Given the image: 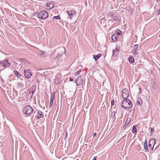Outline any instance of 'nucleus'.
<instances>
[{
  "mask_svg": "<svg viewBox=\"0 0 160 160\" xmlns=\"http://www.w3.org/2000/svg\"><path fill=\"white\" fill-rule=\"evenodd\" d=\"M23 14H24V15H25V14L23 13Z\"/></svg>",
  "mask_w": 160,
  "mask_h": 160,
  "instance_id": "obj_48",
  "label": "nucleus"
},
{
  "mask_svg": "<svg viewBox=\"0 0 160 160\" xmlns=\"http://www.w3.org/2000/svg\"><path fill=\"white\" fill-rule=\"evenodd\" d=\"M160 160V159H159V160Z\"/></svg>",
  "mask_w": 160,
  "mask_h": 160,
  "instance_id": "obj_51",
  "label": "nucleus"
},
{
  "mask_svg": "<svg viewBox=\"0 0 160 160\" xmlns=\"http://www.w3.org/2000/svg\"><path fill=\"white\" fill-rule=\"evenodd\" d=\"M14 62L15 63V64H16V65H17L18 64V63L16 62Z\"/></svg>",
  "mask_w": 160,
  "mask_h": 160,
  "instance_id": "obj_45",
  "label": "nucleus"
},
{
  "mask_svg": "<svg viewBox=\"0 0 160 160\" xmlns=\"http://www.w3.org/2000/svg\"><path fill=\"white\" fill-rule=\"evenodd\" d=\"M81 71L80 70H79L77 72L75 73V75H78L81 72Z\"/></svg>",
  "mask_w": 160,
  "mask_h": 160,
  "instance_id": "obj_37",
  "label": "nucleus"
},
{
  "mask_svg": "<svg viewBox=\"0 0 160 160\" xmlns=\"http://www.w3.org/2000/svg\"><path fill=\"white\" fill-rule=\"evenodd\" d=\"M122 97L124 99H127L128 98L129 96V92L128 90L125 89H123L122 92Z\"/></svg>",
  "mask_w": 160,
  "mask_h": 160,
  "instance_id": "obj_4",
  "label": "nucleus"
},
{
  "mask_svg": "<svg viewBox=\"0 0 160 160\" xmlns=\"http://www.w3.org/2000/svg\"><path fill=\"white\" fill-rule=\"evenodd\" d=\"M154 131V129L152 128H150V133L151 134H152L153 132V131Z\"/></svg>",
  "mask_w": 160,
  "mask_h": 160,
  "instance_id": "obj_35",
  "label": "nucleus"
},
{
  "mask_svg": "<svg viewBox=\"0 0 160 160\" xmlns=\"http://www.w3.org/2000/svg\"><path fill=\"white\" fill-rule=\"evenodd\" d=\"M67 135H68V134H67V132H66V135H65V136H66V137H67Z\"/></svg>",
  "mask_w": 160,
  "mask_h": 160,
  "instance_id": "obj_46",
  "label": "nucleus"
},
{
  "mask_svg": "<svg viewBox=\"0 0 160 160\" xmlns=\"http://www.w3.org/2000/svg\"><path fill=\"white\" fill-rule=\"evenodd\" d=\"M152 145H151V144H150V143H149L148 144V147L149 148H150L152 147Z\"/></svg>",
  "mask_w": 160,
  "mask_h": 160,
  "instance_id": "obj_39",
  "label": "nucleus"
},
{
  "mask_svg": "<svg viewBox=\"0 0 160 160\" xmlns=\"http://www.w3.org/2000/svg\"><path fill=\"white\" fill-rule=\"evenodd\" d=\"M101 54L100 53L98 54L97 55H93V58L94 60L96 61L101 56Z\"/></svg>",
  "mask_w": 160,
  "mask_h": 160,
  "instance_id": "obj_20",
  "label": "nucleus"
},
{
  "mask_svg": "<svg viewBox=\"0 0 160 160\" xmlns=\"http://www.w3.org/2000/svg\"><path fill=\"white\" fill-rule=\"evenodd\" d=\"M159 37L160 38V35H159Z\"/></svg>",
  "mask_w": 160,
  "mask_h": 160,
  "instance_id": "obj_49",
  "label": "nucleus"
},
{
  "mask_svg": "<svg viewBox=\"0 0 160 160\" xmlns=\"http://www.w3.org/2000/svg\"><path fill=\"white\" fill-rule=\"evenodd\" d=\"M118 50H117L116 49L115 50H113L112 56L113 57L116 56V54H116L115 53V52H118Z\"/></svg>",
  "mask_w": 160,
  "mask_h": 160,
  "instance_id": "obj_27",
  "label": "nucleus"
},
{
  "mask_svg": "<svg viewBox=\"0 0 160 160\" xmlns=\"http://www.w3.org/2000/svg\"><path fill=\"white\" fill-rule=\"evenodd\" d=\"M61 50L60 49V48H59V49L58 48L57 51H58V53L57 54V56L54 58V60H55L58 61L59 60V59L60 58L61 56V55L63 53V51L62 52L61 51Z\"/></svg>",
  "mask_w": 160,
  "mask_h": 160,
  "instance_id": "obj_8",
  "label": "nucleus"
},
{
  "mask_svg": "<svg viewBox=\"0 0 160 160\" xmlns=\"http://www.w3.org/2000/svg\"><path fill=\"white\" fill-rule=\"evenodd\" d=\"M142 101L140 98H139L137 101V104L138 106H141L142 103Z\"/></svg>",
  "mask_w": 160,
  "mask_h": 160,
  "instance_id": "obj_18",
  "label": "nucleus"
},
{
  "mask_svg": "<svg viewBox=\"0 0 160 160\" xmlns=\"http://www.w3.org/2000/svg\"><path fill=\"white\" fill-rule=\"evenodd\" d=\"M3 62H4L3 61H0V64H1V65H3Z\"/></svg>",
  "mask_w": 160,
  "mask_h": 160,
  "instance_id": "obj_40",
  "label": "nucleus"
},
{
  "mask_svg": "<svg viewBox=\"0 0 160 160\" xmlns=\"http://www.w3.org/2000/svg\"><path fill=\"white\" fill-rule=\"evenodd\" d=\"M53 103V100H50V104H49V108H51L52 107Z\"/></svg>",
  "mask_w": 160,
  "mask_h": 160,
  "instance_id": "obj_31",
  "label": "nucleus"
},
{
  "mask_svg": "<svg viewBox=\"0 0 160 160\" xmlns=\"http://www.w3.org/2000/svg\"><path fill=\"white\" fill-rule=\"evenodd\" d=\"M122 107L125 109H129L132 106V102L129 99H126L123 100L122 102Z\"/></svg>",
  "mask_w": 160,
  "mask_h": 160,
  "instance_id": "obj_1",
  "label": "nucleus"
},
{
  "mask_svg": "<svg viewBox=\"0 0 160 160\" xmlns=\"http://www.w3.org/2000/svg\"><path fill=\"white\" fill-rule=\"evenodd\" d=\"M137 126V125H134V126H133L132 128V133L133 134H135L137 132V128H136V127Z\"/></svg>",
  "mask_w": 160,
  "mask_h": 160,
  "instance_id": "obj_19",
  "label": "nucleus"
},
{
  "mask_svg": "<svg viewBox=\"0 0 160 160\" xmlns=\"http://www.w3.org/2000/svg\"><path fill=\"white\" fill-rule=\"evenodd\" d=\"M33 109L29 105L25 107L22 110L24 114L28 115L31 114L33 112Z\"/></svg>",
  "mask_w": 160,
  "mask_h": 160,
  "instance_id": "obj_3",
  "label": "nucleus"
},
{
  "mask_svg": "<svg viewBox=\"0 0 160 160\" xmlns=\"http://www.w3.org/2000/svg\"><path fill=\"white\" fill-rule=\"evenodd\" d=\"M96 135H97L96 133V132H94L93 134V137H95Z\"/></svg>",
  "mask_w": 160,
  "mask_h": 160,
  "instance_id": "obj_41",
  "label": "nucleus"
},
{
  "mask_svg": "<svg viewBox=\"0 0 160 160\" xmlns=\"http://www.w3.org/2000/svg\"><path fill=\"white\" fill-rule=\"evenodd\" d=\"M114 20L115 21H118L120 20L119 17L118 16H115L114 17Z\"/></svg>",
  "mask_w": 160,
  "mask_h": 160,
  "instance_id": "obj_26",
  "label": "nucleus"
},
{
  "mask_svg": "<svg viewBox=\"0 0 160 160\" xmlns=\"http://www.w3.org/2000/svg\"><path fill=\"white\" fill-rule=\"evenodd\" d=\"M38 16V18L44 20L47 19L49 15L47 12L43 10L39 13Z\"/></svg>",
  "mask_w": 160,
  "mask_h": 160,
  "instance_id": "obj_2",
  "label": "nucleus"
},
{
  "mask_svg": "<svg viewBox=\"0 0 160 160\" xmlns=\"http://www.w3.org/2000/svg\"><path fill=\"white\" fill-rule=\"evenodd\" d=\"M144 149L146 152L148 151V149L147 145V141L145 139L144 143Z\"/></svg>",
  "mask_w": 160,
  "mask_h": 160,
  "instance_id": "obj_15",
  "label": "nucleus"
},
{
  "mask_svg": "<svg viewBox=\"0 0 160 160\" xmlns=\"http://www.w3.org/2000/svg\"><path fill=\"white\" fill-rule=\"evenodd\" d=\"M29 94H31V92L30 90H29Z\"/></svg>",
  "mask_w": 160,
  "mask_h": 160,
  "instance_id": "obj_47",
  "label": "nucleus"
},
{
  "mask_svg": "<svg viewBox=\"0 0 160 160\" xmlns=\"http://www.w3.org/2000/svg\"><path fill=\"white\" fill-rule=\"evenodd\" d=\"M149 143L151 144V145H152V146H154L156 143V139L154 138L151 139L149 141Z\"/></svg>",
  "mask_w": 160,
  "mask_h": 160,
  "instance_id": "obj_14",
  "label": "nucleus"
},
{
  "mask_svg": "<svg viewBox=\"0 0 160 160\" xmlns=\"http://www.w3.org/2000/svg\"><path fill=\"white\" fill-rule=\"evenodd\" d=\"M36 86L33 85L31 87V89L29 90L30 92H31L32 95L31 96V97H32L34 93L36 91Z\"/></svg>",
  "mask_w": 160,
  "mask_h": 160,
  "instance_id": "obj_11",
  "label": "nucleus"
},
{
  "mask_svg": "<svg viewBox=\"0 0 160 160\" xmlns=\"http://www.w3.org/2000/svg\"><path fill=\"white\" fill-rule=\"evenodd\" d=\"M118 36L117 34H113L112 35L111 38L113 42L116 41L118 38Z\"/></svg>",
  "mask_w": 160,
  "mask_h": 160,
  "instance_id": "obj_16",
  "label": "nucleus"
},
{
  "mask_svg": "<svg viewBox=\"0 0 160 160\" xmlns=\"http://www.w3.org/2000/svg\"><path fill=\"white\" fill-rule=\"evenodd\" d=\"M116 32L117 34L120 35L122 34V32L121 30L119 29H117L116 30Z\"/></svg>",
  "mask_w": 160,
  "mask_h": 160,
  "instance_id": "obj_25",
  "label": "nucleus"
},
{
  "mask_svg": "<svg viewBox=\"0 0 160 160\" xmlns=\"http://www.w3.org/2000/svg\"><path fill=\"white\" fill-rule=\"evenodd\" d=\"M54 3L52 2H48L47 3L46 7L48 10L51 9L54 7Z\"/></svg>",
  "mask_w": 160,
  "mask_h": 160,
  "instance_id": "obj_9",
  "label": "nucleus"
},
{
  "mask_svg": "<svg viewBox=\"0 0 160 160\" xmlns=\"http://www.w3.org/2000/svg\"><path fill=\"white\" fill-rule=\"evenodd\" d=\"M55 93L54 92H53L51 94L50 96V100H53L54 97H55Z\"/></svg>",
  "mask_w": 160,
  "mask_h": 160,
  "instance_id": "obj_24",
  "label": "nucleus"
},
{
  "mask_svg": "<svg viewBox=\"0 0 160 160\" xmlns=\"http://www.w3.org/2000/svg\"><path fill=\"white\" fill-rule=\"evenodd\" d=\"M138 44H135L134 46V48L133 50H138Z\"/></svg>",
  "mask_w": 160,
  "mask_h": 160,
  "instance_id": "obj_32",
  "label": "nucleus"
},
{
  "mask_svg": "<svg viewBox=\"0 0 160 160\" xmlns=\"http://www.w3.org/2000/svg\"><path fill=\"white\" fill-rule=\"evenodd\" d=\"M153 147H154V146H152V147L151 148H150V149H151V151L153 150Z\"/></svg>",
  "mask_w": 160,
  "mask_h": 160,
  "instance_id": "obj_44",
  "label": "nucleus"
},
{
  "mask_svg": "<svg viewBox=\"0 0 160 160\" xmlns=\"http://www.w3.org/2000/svg\"><path fill=\"white\" fill-rule=\"evenodd\" d=\"M75 82L77 85L79 86L81 85L83 82V78L80 76L78 78L75 80Z\"/></svg>",
  "mask_w": 160,
  "mask_h": 160,
  "instance_id": "obj_7",
  "label": "nucleus"
},
{
  "mask_svg": "<svg viewBox=\"0 0 160 160\" xmlns=\"http://www.w3.org/2000/svg\"><path fill=\"white\" fill-rule=\"evenodd\" d=\"M69 80L70 81H73V79H72V78H69Z\"/></svg>",
  "mask_w": 160,
  "mask_h": 160,
  "instance_id": "obj_42",
  "label": "nucleus"
},
{
  "mask_svg": "<svg viewBox=\"0 0 160 160\" xmlns=\"http://www.w3.org/2000/svg\"><path fill=\"white\" fill-rule=\"evenodd\" d=\"M131 120V119L130 118H127V121L123 127V128H124V130L128 126Z\"/></svg>",
  "mask_w": 160,
  "mask_h": 160,
  "instance_id": "obj_12",
  "label": "nucleus"
},
{
  "mask_svg": "<svg viewBox=\"0 0 160 160\" xmlns=\"http://www.w3.org/2000/svg\"><path fill=\"white\" fill-rule=\"evenodd\" d=\"M111 105H113L114 104V100H112L111 101Z\"/></svg>",
  "mask_w": 160,
  "mask_h": 160,
  "instance_id": "obj_36",
  "label": "nucleus"
},
{
  "mask_svg": "<svg viewBox=\"0 0 160 160\" xmlns=\"http://www.w3.org/2000/svg\"><path fill=\"white\" fill-rule=\"evenodd\" d=\"M24 74L25 77L27 78H30L32 75L30 69L24 70Z\"/></svg>",
  "mask_w": 160,
  "mask_h": 160,
  "instance_id": "obj_6",
  "label": "nucleus"
},
{
  "mask_svg": "<svg viewBox=\"0 0 160 160\" xmlns=\"http://www.w3.org/2000/svg\"><path fill=\"white\" fill-rule=\"evenodd\" d=\"M115 111L113 112L111 115V117L113 118L115 116Z\"/></svg>",
  "mask_w": 160,
  "mask_h": 160,
  "instance_id": "obj_34",
  "label": "nucleus"
},
{
  "mask_svg": "<svg viewBox=\"0 0 160 160\" xmlns=\"http://www.w3.org/2000/svg\"><path fill=\"white\" fill-rule=\"evenodd\" d=\"M97 158V157H94L93 158L92 160H96Z\"/></svg>",
  "mask_w": 160,
  "mask_h": 160,
  "instance_id": "obj_43",
  "label": "nucleus"
},
{
  "mask_svg": "<svg viewBox=\"0 0 160 160\" xmlns=\"http://www.w3.org/2000/svg\"><path fill=\"white\" fill-rule=\"evenodd\" d=\"M49 74V73L48 72H44L43 73V75L44 76H48Z\"/></svg>",
  "mask_w": 160,
  "mask_h": 160,
  "instance_id": "obj_30",
  "label": "nucleus"
},
{
  "mask_svg": "<svg viewBox=\"0 0 160 160\" xmlns=\"http://www.w3.org/2000/svg\"><path fill=\"white\" fill-rule=\"evenodd\" d=\"M53 18L54 19H60V18L59 15H58L57 16L53 17Z\"/></svg>",
  "mask_w": 160,
  "mask_h": 160,
  "instance_id": "obj_33",
  "label": "nucleus"
},
{
  "mask_svg": "<svg viewBox=\"0 0 160 160\" xmlns=\"http://www.w3.org/2000/svg\"><path fill=\"white\" fill-rule=\"evenodd\" d=\"M8 59L3 61L4 62L3 63V67L4 68L11 65V63L8 62Z\"/></svg>",
  "mask_w": 160,
  "mask_h": 160,
  "instance_id": "obj_10",
  "label": "nucleus"
},
{
  "mask_svg": "<svg viewBox=\"0 0 160 160\" xmlns=\"http://www.w3.org/2000/svg\"><path fill=\"white\" fill-rule=\"evenodd\" d=\"M132 52L134 55H137L138 54V50H132Z\"/></svg>",
  "mask_w": 160,
  "mask_h": 160,
  "instance_id": "obj_28",
  "label": "nucleus"
},
{
  "mask_svg": "<svg viewBox=\"0 0 160 160\" xmlns=\"http://www.w3.org/2000/svg\"><path fill=\"white\" fill-rule=\"evenodd\" d=\"M66 13L68 14L69 18L71 20L72 19L73 16L76 15L75 12L73 10L67 11H66Z\"/></svg>",
  "mask_w": 160,
  "mask_h": 160,
  "instance_id": "obj_5",
  "label": "nucleus"
},
{
  "mask_svg": "<svg viewBox=\"0 0 160 160\" xmlns=\"http://www.w3.org/2000/svg\"><path fill=\"white\" fill-rule=\"evenodd\" d=\"M100 22L101 24H102V23L103 24H104L105 23V19L104 18H102L101 19Z\"/></svg>",
  "mask_w": 160,
  "mask_h": 160,
  "instance_id": "obj_29",
  "label": "nucleus"
},
{
  "mask_svg": "<svg viewBox=\"0 0 160 160\" xmlns=\"http://www.w3.org/2000/svg\"><path fill=\"white\" fill-rule=\"evenodd\" d=\"M18 59L19 61L23 63H26L28 62L24 58H19Z\"/></svg>",
  "mask_w": 160,
  "mask_h": 160,
  "instance_id": "obj_23",
  "label": "nucleus"
},
{
  "mask_svg": "<svg viewBox=\"0 0 160 160\" xmlns=\"http://www.w3.org/2000/svg\"><path fill=\"white\" fill-rule=\"evenodd\" d=\"M39 54L42 56L43 57H46V55L47 52H44L43 51H42L41 50H39Z\"/></svg>",
  "mask_w": 160,
  "mask_h": 160,
  "instance_id": "obj_17",
  "label": "nucleus"
},
{
  "mask_svg": "<svg viewBox=\"0 0 160 160\" xmlns=\"http://www.w3.org/2000/svg\"><path fill=\"white\" fill-rule=\"evenodd\" d=\"M13 73L18 78L21 76V74L17 71H14Z\"/></svg>",
  "mask_w": 160,
  "mask_h": 160,
  "instance_id": "obj_21",
  "label": "nucleus"
},
{
  "mask_svg": "<svg viewBox=\"0 0 160 160\" xmlns=\"http://www.w3.org/2000/svg\"><path fill=\"white\" fill-rule=\"evenodd\" d=\"M160 14V9L158 10L157 12V15H159Z\"/></svg>",
  "mask_w": 160,
  "mask_h": 160,
  "instance_id": "obj_38",
  "label": "nucleus"
},
{
  "mask_svg": "<svg viewBox=\"0 0 160 160\" xmlns=\"http://www.w3.org/2000/svg\"><path fill=\"white\" fill-rule=\"evenodd\" d=\"M1 23V21H0V24Z\"/></svg>",
  "mask_w": 160,
  "mask_h": 160,
  "instance_id": "obj_50",
  "label": "nucleus"
},
{
  "mask_svg": "<svg viewBox=\"0 0 160 160\" xmlns=\"http://www.w3.org/2000/svg\"><path fill=\"white\" fill-rule=\"evenodd\" d=\"M37 117L39 119L43 117H44V115L42 111L39 110L37 114Z\"/></svg>",
  "mask_w": 160,
  "mask_h": 160,
  "instance_id": "obj_13",
  "label": "nucleus"
},
{
  "mask_svg": "<svg viewBox=\"0 0 160 160\" xmlns=\"http://www.w3.org/2000/svg\"><path fill=\"white\" fill-rule=\"evenodd\" d=\"M129 62L133 63L134 62V59L133 57H130L129 58Z\"/></svg>",
  "mask_w": 160,
  "mask_h": 160,
  "instance_id": "obj_22",
  "label": "nucleus"
}]
</instances>
